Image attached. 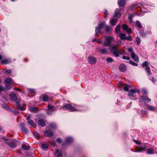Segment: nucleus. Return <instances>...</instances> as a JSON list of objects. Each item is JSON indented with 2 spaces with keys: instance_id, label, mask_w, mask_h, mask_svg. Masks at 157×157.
<instances>
[{
  "instance_id": "ea45409f",
  "label": "nucleus",
  "mask_w": 157,
  "mask_h": 157,
  "mask_svg": "<svg viewBox=\"0 0 157 157\" xmlns=\"http://www.w3.org/2000/svg\"><path fill=\"white\" fill-rule=\"evenodd\" d=\"M34 136L37 139H39L40 135L37 132H35L34 133Z\"/></svg>"
},
{
  "instance_id": "2eb2a0df",
  "label": "nucleus",
  "mask_w": 157,
  "mask_h": 157,
  "mask_svg": "<svg viewBox=\"0 0 157 157\" xmlns=\"http://www.w3.org/2000/svg\"><path fill=\"white\" fill-rule=\"evenodd\" d=\"M10 96L11 100L16 101L17 99V96L15 94H11L10 95Z\"/></svg>"
},
{
  "instance_id": "e433bc0d",
  "label": "nucleus",
  "mask_w": 157,
  "mask_h": 157,
  "mask_svg": "<svg viewBox=\"0 0 157 157\" xmlns=\"http://www.w3.org/2000/svg\"><path fill=\"white\" fill-rule=\"evenodd\" d=\"M129 62L130 64L134 66H137L138 65V64L135 63L132 60H129Z\"/></svg>"
},
{
  "instance_id": "aec40b11",
  "label": "nucleus",
  "mask_w": 157,
  "mask_h": 157,
  "mask_svg": "<svg viewBox=\"0 0 157 157\" xmlns=\"http://www.w3.org/2000/svg\"><path fill=\"white\" fill-rule=\"evenodd\" d=\"M48 109H51L52 111H53L55 110H56V108L53 105H51L50 104H48Z\"/></svg>"
},
{
  "instance_id": "7ed1b4c3",
  "label": "nucleus",
  "mask_w": 157,
  "mask_h": 157,
  "mask_svg": "<svg viewBox=\"0 0 157 157\" xmlns=\"http://www.w3.org/2000/svg\"><path fill=\"white\" fill-rule=\"evenodd\" d=\"M63 108L65 110H69L71 111H74L78 110L77 106L74 107L70 104H67L64 105L63 107Z\"/></svg>"
},
{
  "instance_id": "f03ea898",
  "label": "nucleus",
  "mask_w": 157,
  "mask_h": 157,
  "mask_svg": "<svg viewBox=\"0 0 157 157\" xmlns=\"http://www.w3.org/2000/svg\"><path fill=\"white\" fill-rule=\"evenodd\" d=\"M117 45H113L109 48L110 51H113V54L116 57L119 56V49H117Z\"/></svg>"
},
{
  "instance_id": "69168bd1",
  "label": "nucleus",
  "mask_w": 157,
  "mask_h": 157,
  "mask_svg": "<svg viewBox=\"0 0 157 157\" xmlns=\"http://www.w3.org/2000/svg\"><path fill=\"white\" fill-rule=\"evenodd\" d=\"M2 59V56L0 55V60H1Z\"/></svg>"
},
{
  "instance_id": "9b49d317",
  "label": "nucleus",
  "mask_w": 157,
  "mask_h": 157,
  "mask_svg": "<svg viewBox=\"0 0 157 157\" xmlns=\"http://www.w3.org/2000/svg\"><path fill=\"white\" fill-rule=\"evenodd\" d=\"M88 61L90 63L93 64L96 62V59L94 57L90 56L88 57Z\"/></svg>"
},
{
  "instance_id": "7c9ffc66",
  "label": "nucleus",
  "mask_w": 157,
  "mask_h": 157,
  "mask_svg": "<svg viewBox=\"0 0 157 157\" xmlns=\"http://www.w3.org/2000/svg\"><path fill=\"white\" fill-rule=\"evenodd\" d=\"M42 147L43 149H46L48 147V145L47 144L43 143L42 144Z\"/></svg>"
},
{
  "instance_id": "f8f14e48",
  "label": "nucleus",
  "mask_w": 157,
  "mask_h": 157,
  "mask_svg": "<svg viewBox=\"0 0 157 157\" xmlns=\"http://www.w3.org/2000/svg\"><path fill=\"white\" fill-rule=\"evenodd\" d=\"M119 68L120 70L122 72H124L126 70V66L124 64H121Z\"/></svg>"
},
{
  "instance_id": "dca6fc26",
  "label": "nucleus",
  "mask_w": 157,
  "mask_h": 157,
  "mask_svg": "<svg viewBox=\"0 0 157 157\" xmlns=\"http://www.w3.org/2000/svg\"><path fill=\"white\" fill-rule=\"evenodd\" d=\"M118 36L122 40H125L126 35L125 34L121 33L119 34Z\"/></svg>"
},
{
  "instance_id": "774afa93",
  "label": "nucleus",
  "mask_w": 157,
  "mask_h": 157,
  "mask_svg": "<svg viewBox=\"0 0 157 157\" xmlns=\"http://www.w3.org/2000/svg\"><path fill=\"white\" fill-rule=\"evenodd\" d=\"M152 80L153 82H155V79H154L153 78H152Z\"/></svg>"
},
{
  "instance_id": "cd10ccee",
  "label": "nucleus",
  "mask_w": 157,
  "mask_h": 157,
  "mask_svg": "<svg viewBox=\"0 0 157 157\" xmlns=\"http://www.w3.org/2000/svg\"><path fill=\"white\" fill-rule=\"evenodd\" d=\"M11 62V61L9 59H5L3 60L2 61V63L4 64H8L10 62Z\"/></svg>"
},
{
  "instance_id": "e2e57ef3",
  "label": "nucleus",
  "mask_w": 157,
  "mask_h": 157,
  "mask_svg": "<svg viewBox=\"0 0 157 157\" xmlns=\"http://www.w3.org/2000/svg\"><path fill=\"white\" fill-rule=\"evenodd\" d=\"M52 144L53 145V146H54V147H55L56 146V143L55 142H52Z\"/></svg>"
},
{
  "instance_id": "f704fd0d",
  "label": "nucleus",
  "mask_w": 157,
  "mask_h": 157,
  "mask_svg": "<svg viewBox=\"0 0 157 157\" xmlns=\"http://www.w3.org/2000/svg\"><path fill=\"white\" fill-rule=\"evenodd\" d=\"M136 24L138 28H142V26L141 25V23H140V22L139 21H136Z\"/></svg>"
},
{
  "instance_id": "09e8293b",
  "label": "nucleus",
  "mask_w": 157,
  "mask_h": 157,
  "mask_svg": "<svg viewBox=\"0 0 157 157\" xmlns=\"http://www.w3.org/2000/svg\"><path fill=\"white\" fill-rule=\"evenodd\" d=\"M122 58L124 59H126V60H129L130 59V58L129 57L125 56H123Z\"/></svg>"
},
{
  "instance_id": "b1692460",
  "label": "nucleus",
  "mask_w": 157,
  "mask_h": 157,
  "mask_svg": "<svg viewBox=\"0 0 157 157\" xmlns=\"http://www.w3.org/2000/svg\"><path fill=\"white\" fill-rule=\"evenodd\" d=\"M56 153L57 154V157H62V154L61 151H59L58 149H57L56 151Z\"/></svg>"
},
{
  "instance_id": "a19ab883",
  "label": "nucleus",
  "mask_w": 157,
  "mask_h": 157,
  "mask_svg": "<svg viewBox=\"0 0 157 157\" xmlns=\"http://www.w3.org/2000/svg\"><path fill=\"white\" fill-rule=\"evenodd\" d=\"M105 23L104 22H102L99 24L98 25V27L101 29V28H102L103 27Z\"/></svg>"
},
{
  "instance_id": "5fc2aeb1",
  "label": "nucleus",
  "mask_w": 157,
  "mask_h": 157,
  "mask_svg": "<svg viewBox=\"0 0 157 157\" xmlns=\"http://www.w3.org/2000/svg\"><path fill=\"white\" fill-rule=\"evenodd\" d=\"M5 72L6 74H10L11 73V71L10 70H8L6 71Z\"/></svg>"
},
{
  "instance_id": "0e129e2a",
  "label": "nucleus",
  "mask_w": 157,
  "mask_h": 157,
  "mask_svg": "<svg viewBox=\"0 0 157 157\" xmlns=\"http://www.w3.org/2000/svg\"><path fill=\"white\" fill-rule=\"evenodd\" d=\"M132 16L131 15H129V18L130 19H132Z\"/></svg>"
},
{
  "instance_id": "13d9d810",
  "label": "nucleus",
  "mask_w": 157,
  "mask_h": 157,
  "mask_svg": "<svg viewBox=\"0 0 157 157\" xmlns=\"http://www.w3.org/2000/svg\"><path fill=\"white\" fill-rule=\"evenodd\" d=\"M30 117H31V115H29L27 116L26 119H27V120L28 121H29V120L30 119Z\"/></svg>"
},
{
  "instance_id": "4d7b16f0",
  "label": "nucleus",
  "mask_w": 157,
  "mask_h": 157,
  "mask_svg": "<svg viewBox=\"0 0 157 157\" xmlns=\"http://www.w3.org/2000/svg\"><path fill=\"white\" fill-rule=\"evenodd\" d=\"M133 49L132 48H128V51L129 52H131V53L132 52Z\"/></svg>"
},
{
  "instance_id": "de8ad7c7",
  "label": "nucleus",
  "mask_w": 157,
  "mask_h": 157,
  "mask_svg": "<svg viewBox=\"0 0 157 157\" xmlns=\"http://www.w3.org/2000/svg\"><path fill=\"white\" fill-rule=\"evenodd\" d=\"M21 130L22 132L25 133H26L27 132V129L24 127H22L21 128Z\"/></svg>"
},
{
  "instance_id": "412c9836",
  "label": "nucleus",
  "mask_w": 157,
  "mask_h": 157,
  "mask_svg": "<svg viewBox=\"0 0 157 157\" xmlns=\"http://www.w3.org/2000/svg\"><path fill=\"white\" fill-rule=\"evenodd\" d=\"M125 3V1L124 0H119L118 1V4L119 6L122 7L124 6Z\"/></svg>"
},
{
  "instance_id": "0eeeda50",
  "label": "nucleus",
  "mask_w": 157,
  "mask_h": 157,
  "mask_svg": "<svg viewBox=\"0 0 157 157\" xmlns=\"http://www.w3.org/2000/svg\"><path fill=\"white\" fill-rule=\"evenodd\" d=\"M147 147L144 146V147H136L135 151L140 152L144 151L146 150Z\"/></svg>"
},
{
  "instance_id": "6ab92c4d",
  "label": "nucleus",
  "mask_w": 157,
  "mask_h": 157,
  "mask_svg": "<svg viewBox=\"0 0 157 157\" xmlns=\"http://www.w3.org/2000/svg\"><path fill=\"white\" fill-rule=\"evenodd\" d=\"M154 151V148H151L147 150V153L148 154H153L155 153Z\"/></svg>"
},
{
  "instance_id": "052dcab7",
  "label": "nucleus",
  "mask_w": 157,
  "mask_h": 157,
  "mask_svg": "<svg viewBox=\"0 0 157 157\" xmlns=\"http://www.w3.org/2000/svg\"><path fill=\"white\" fill-rule=\"evenodd\" d=\"M57 141L59 142H61V140L60 138H58L57 139Z\"/></svg>"
},
{
  "instance_id": "393cba45",
  "label": "nucleus",
  "mask_w": 157,
  "mask_h": 157,
  "mask_svg": "<svg viewBox=\"0 0 157 157\" xmlns=\"http://www.w3.org/2000/svg\"><path fill=\"white\" fill-rule=\"evenodd\" d=\"M100 52L101 53L106 54L107 53L108 51L106 48H103L100 49Z\"/></svg>"
},
{
  "instance_id": "1a4fd4ad",
  "label": "nucleus",
  "mask_w": 157,
  "mask_h": 157,
  "mask_svg": "<svg viewBox=\"0 0 157 157\" xmlns=\"http://www.w3.org/2000/svg\"><path fill=\"white\" fill-rule=\"evenodd\" d=\"M136 90L132 89L128 91V95L129 96L131 97H133L135 96V94L136 92L137 91Z\"/></svg>"
},
{
  "instance_id": "a18cd8bd",
  "label": "nucleus",
  "mask_w": 157,
  "mask_h": 157,
  "mask_svg": "<svg viewBox=\"0 0 157 157\" xmlns=\"http://www.w3.org/2000/svg\"><path fill=\"white\" fill-rule=\"evenodd\" d=\"M122 27L124 30H126L128 29V27L127 25L124 24L122 25Z\"/></svg>"
},
{
  "instance_id": "338daca9",
  "label": "nucleus",
  "mask_w": 157,
  "mask_h": 157,
  "mask_svg": "<svg viewBox=\"0 0 157 157\" xmlns=\"http://www.w3.org/2000/svg\"><path fill=\"white\" fill-rule=\"evenodd\" d=\"M2 139H4V140H6V137H3V138H2Z\"/></svg>"
},
{
  "instance_id": "79ce46f5",
  "label": "nucleus",
  "mask_w": 157,
  "mask_h": 157,
  "mask_svg": "<svg viewBox=\"0 0 157 157\" xmlns=\"http://www.w3.org/2000/svg\"><path fill=\"white\" fill-rule=\"evenodd\" d=\"M120 13L118 11V10H116L114 14V16L117 17L118 15H120Z\"/></svg>"
},
{
  "instance_id": "ddd939ff",
  "label": "nucleus",
  "mask_w": 157,
  "mask_h": 157,
  "mask_svg": "<svg viewBox=\"0 0 157 157\" xmlns=\"http://www.w3.org/2000/svg\"><path fill=\"white\" fill-rule=\"evenodd\" d=\"M44 132L45 135L47 136H51L53 135V132L52 131H44Z\"/></svg>"
},
{
  "instance_id": "8fccbe9b",
  "label": "nucleus",
  "mask_w": 157,
  "mask_h": 157,
  "mask_svg": "<svg viewBox=\"0 0 157 157\" xmlns=\"http://www.w3.org/2000/svg\"><path fill=\"white\" fill-rule=\"evenodd\" d=\"M104 13L105 14L104 17H106L107 16V15L108 13V11L106 10H105L104 11Z\"/></svg>"
},
{
  "instance_id": "3c124183",
  "label": "nucleus",
  "mask_w": 157,
  "mask_h": 157,
  "mask_svg": "<svg viewBox=\"0 0 157 157\" xmlns=\"http://www.w3.org/2000/svg\"><path fill=\"white\" fill-rule=\"evenodd\" d=\"M127 32L128 33H132V30L131 29H128L126 30Z\"/></svg>"
},
{
  "instance_id": "423d86ee",
  "label": "nucleus",
  "mask_w": 157,
  "mask_h": 157,
  "mask_svg": "<svg viewBox=\"0 0 157 157\" xmlns=\"http://www.w3.org/2000/svg\"><path fill=\"white\" fill-rule=\"evenodd\" d=\"M12 82V80L11 78H7L6 79L5 81V83L7 88L10 89L11 88V87L10 88L9 87L8 85L11 84Z\"/></svg>"
},
{
  "instance_id": "6e6d98bb",
  "label": "nucleus",
  "mask_w": 157,
  "mask_h": 157,
  "mask_svg": "<svg viewBox=\"0 0 157 157\" xmlns=\"http://www.w3.org/2000/svg\"><path fill=\"white\" fill-rule=\"evenodd\" d=\"M52 112L53 111L51 110L48 111L47 112V114L48 115L52 114Z\"/></svg>"
},
{
  "instance_id": "4c0bfd02",
  "label": "nucleus",
  "mask_w": 157,
  "mask_h": 157,
  "mask_svg": "<svg viewBox=\"0 0 157 157\" xmlns=\"http://www.w3.org/2000/svg\"><path fill=\"white\" fill-rule=\"evenodd\" d=\"M111 30V28L108 26L105 27V31L106 33H109Z\"/></svg>"
},
{
  "instance_id": "f257e3e1",
  "label": "nucleus",
  "mask_w": 157,
  "mask_h": 157,
  "mask_svg": "<svg viewBox=\"0 0 157 157\" xmlns=\"http://www.w3.org/2000/svg\"><path fill=\"white\" fill-rule=\"evenodd\" d=\"M105 40L104 42V45L105 47H110L112 41H114V38L111 36H105L104 37Z\"/></svg>"
},
{
  "instance_id": "39448f33",
  "label": "nucleus",
  "mask_w": 157,
  "mask_h": 157,
  "mask_svg": "<svg viewBox=\"0 0 157 157\" xmlns=\"http://www.w3.org/2000/svg\"><path fill=\"white\" fill-rule=\"evenodd\" d=\"M5 143L8 144L12 148H14L16 146V141L15 140H7L5 141Z\"/></svg>"
},
{
  "instance_id": "bf43d9fd",
  "label": "nucleus",
  "mask_w": 157,
  "mask_h": 157,
  "mask_svg": "<svg viewBox=\"0 0 157 157\" xmlns=\"http://www.w3.org/2000/svg\"><path fill=\"white\" fill-rule=\"evenodd\" d=\"M14 89L16 91H21V89L18 88H14Z\"/></svg>"
},
{
  "instance_id": "864d4df0",
  "label": "nucleus",
  "mask_w": 157,
  "mask_h": 157,
  "mask_svg": "<svg viewBox=\"0 0 157 157\" xmlns=\"http://www.w3.org/2000/svg\"><path fill=\"white\" fill-rule=\"evenodd\" d=\"M142 91H143V94H146L147 93V91L145 89H142Z\"/></svg>"
},
{
  "instance_id": "c9c22d12",
  "label": "nucleus",
  "mask_w": 157,
  "mask_h": 157,
  "mask_svg": "<svg viewBox=\"0 0 157 157\" xmlns=\"http://www.w3.org/2000/svg\"><path fill=\"white\" fill-rule=\"evenodd\" d=\"M50 127L51 128L54 129L56 128V126L55 124L52 123L50 124Z\"/></svg>"
},
{
  "instance_id": "58836bf2",
  "label": "nucleus",
  "mask_w": 157,
  "mask_h": 157,
  "mask_svg": "<svg viewBox=\"0 0 157 157\" xmlns=\"http://www.w3.org/2000/svg\"><path fill=\"white\" fill-rule=\"evenodd\" d=\"M22 147L23 149L25 150H28L30 148V147L29 146H26L25 145H22Z\"/></svg>"
},
{
  "instance_id": "9d476101",
  "label": "nucleus",
  "mask_w": 157,
  "mask_h": 157,
  "mask_svg": "<svg viewBox=\"0 0 157 157\" xmlns=\"http://www.w3.org/2000/svg\"><path fill=\"white\" fill-rule=\"evenodd\" d=\"M131 57L133 60L135 61L138 62H139V58L137 55L133 52H132L131 54Z\"/></svg>"
},
{
  "instance_id": "2f4dec72",
  "label": "nucleus",
  "mask_w": 157,
  "mask_h": 157,
  "mask_svg": "<svg viewBox=\"0 0 157 157\" xmlns=\"http://www.w3.org/2000/svg\"><path fill=\"white\" fill-rule=\"evenodd\" d=\"M120 27L121 25H118L116 27L115 29V31L116 33H118L120 32Z\"/></svg>"
},
{
  "instance_id": "20e7f679",
  "label": "nucleus",
  "mask_w": 157,
  "mask_h": 157,
  "mask_svg": "<svg viewBox=\"0 0 157 157\" xmlns=\"http://www.w3.org/2000/svg\"><path fill=\"white\" fill-rule=\"evenodd\" d=\"M142 66L145 67V70L147 72V74L148 75H150L151 74V71L150 68L149 66L148 65V62L147 61L144 62L142 65Z\"/></svg>"
},
{
  "instance_id": "c03bdc74",
  "label": "nucleus",
  "mask_w": 157,
  "mask_h": 157,
  "mask_svg": "<svg viewBox=\"0 0 157 157\" xmlns=\"http://www.w3.org/2000/svg\"><path fill=\"white\" fill-rule=\"evenodd\" d=\"M125 40H128L131 41L132 40V38L130 36H128L127 37L126 36Z\"/></svg>"
},
{
  "instance_id": "a878e982",
  "label": "nucleus",
  "mask_w": 157,
  "mask_h": 157,
  "mask_svg": "<svg viewBox=\"0 0 157 157\" xmlns=\"http://www.w3.org/2000/svg\"><path fill=\"white\" fill-rule=\"evenodd\" d=\"M146 107L149 110L153 111H155V107L150 105H146Z\"/></svg>"
},
{
  "instance_id": "680f3d73",
  "label": "nucleus",
  "mask_w": 157,
  "mask_h": 157,
  "mask_svg": "<svg viewBox=\"0 0 157 157\" xmlns=\"http://www.w3.org/2000/svg\"><path fill=\"white\" fill-rule=\"evenodd\" d=\"M3 88L2 86H0V91H2L3 90Z\"/></svg>"
},
{
  "instance_id": "5701e85b",
  "label": "nucleus",
  "mask_w": 157,
  "mask_h": 157,
  "mask_svg": "<svg viewBox=\"0 0 157 157\" xmlns=\"http://www.w3.org/2000/svg\"><path fill=\"white\" fill-rule=\"evenodd\" d=\"M28 123L29 124L32 126L33 127L35 128L36 126V124L34 123V121L32 120H30L28 121Z\"/></svg>"
},
{
  "instance_id": "72a5a7b5",
  "label": "nucleus",
  "mask_w": 157,
  "mask_h": 157,
  "mask_svg": "<svg viewBox=\"0 0 157 157\" xmlns=\"http://www.w3.org/2000/svg\"><path fill=\"white\" fill-rule=\"evenodd\" d=\"M136 43L138 45H139L140 44L141 40L140 39L139 37H136Z\"/></svg>"
},
{
  "instance_id": "49530a36",
  "label": "nucleus",
  "mask_w": 157,
  "mask_h": 157,
  "mask_svg": "<svg viewBox=\"0 0 157 157\" xmlns=\"http://www.w3.org/2000/svg\"><path fill=\"white\" fill-rule=\"evenodd\" d=\"M113 59L110 57L107 58L106 59L107 62L108 63L111 62L113 61Z\"/></svg>"
},
{
  "instance_id": "c85d7f7f",
  "label": "nucleus",
  "mask_w": 157,
  "mask_h": 157,
  "mask_svg": "<svg viewBox=\"0 0 157 157\" xmlns=\"http://www.w3.org/2000/svg\"><path fill=\"white\" fill-rule=\"evenodd\" d=\"M73 141V139L71 137H67L66 139V142L67 143H69Z\"/></svg>"
},
{
  "instance_id": "a211bd4d",
  "label": "nucleus",
  "mask_w": 157,
  "mask_h": 157,
  "mask_svg": "<svg viewBox=\"0 0 157 157\" xmlns=\"http://www.w3.org/2000/svg\"><path fill=\"white\" fill-rule=\"evenodd\" d=\"M117 22V20L116 19L113 18H112L110 21V23L113 26L115 25Z\"/></svg>"
},
{
  "instance_id": "603ef678",
  "label": "nucleus",
  "mask_w": 157,
  "mask_h": 157,
  "mask_svg": "<svg viewBox=\"0 0 157 157\" xmlns=\"http://www.w3.org/2000/svg\"><path fill=\"white\" fill-rule=\"evenodd\" d=\"M29 91L30 93H33V94H35V91L34 89H30L29 90Z\"/></svg>"
},
{
  "instance_id": "6e6552de",
  "label": "nucleus",
  "mask_w": 157,
  "mask_h": 157,
  "mask_svg": "<svg viewBox=\"0 0 157 157\" xmlns=\"http://www.w3.org/2000/svg\"><path fill=\"white\" fill-rule=\"evenodd\" d=\"M151 100L148 98H147L146 97H141L140 99V102H141L146 103L147 102Z\"/></svg>"
},
{
  "instance_id": "c756f323",
  "label": "nucleus",
  "mask_w": 157,
  "mask_h": 157,
  "mask_svg": "<svg viewBox=\"0 0 157 157\" xmlns=\"http://www.w3.org/2000/svg\"><path fill=\"white\" fill-rule=\"evenodd\" d=\"M92 41L94 42H97L99 44H101L103 43V42L102 41H101L99 39H98L96 38L93 39Z\"/></svg>"
},
{
  "instance_id": "bb28decb",
  "label": "nucleus",
  "mask_w": 157,
  "mask_h": 157,
  "mask_svg": "<svg viewBox=\"0 0 157 157\" xmlns=\"http://www.w3.org/2000/svg\"><path fill=\"white\" fill-rule=\"evenodd\" d=\"M30 110L31 112H33L35 113H37L38 111L37 108L36 107H34L30 108Z\"/></svg>"
},
{
  "instance_id": "4be33fe9",
  "label": "nucleus",
  "mask_w": 157,
  "mask_h": 157,
  "mask_svg": "<svg viewBox=\"0 0 157 157\" xmlns=\"http://www.w3.org/2000/svg\"><path fill=\"white\" fill-rule=\"evenodd\" d=\"M122 87L125 91H128L131 88V86L125 84Z\"/></svg>"
},
{
  "instance_id": "f3484780",
  "label": "nucleus",
  "mask_w": 157,
  "mask_h": 157,
  "mask_svg": "<svg viewBox=\"0 0 157 157\" xmlns=\"http://www.w3.org/2000/svg\"><path fill=\"white\" fill-rule=\"evenodd\" d=\"M38 124L42 127H44L45 125V123L42 119H40L38 122Z\"/></svg>"
},
{
  "instance_id": "4468645a",
  "label": "nucleus",
  "mask_w": 157,
  "mask_h": 157,
  "mask_svg": "<svg viewBox=\"0 0 157 157\" xmlns=\"http://www.w3.org/2000/svg\"><path fill=\"white\" fill-rule=\"evenodd\" d=\"M42 100L44 102H47L49 100V98L46 95H42Z\"/></svg>"
},
{
  "instance_id": "37998d69",
  "label": "nucleus",
  "mask_w": 157,
  "mask_h": 157,
  "mask_svg": "<svg viewBox=\"0 0 157 157\" xmlns=\"http://www.w3.org/2000/svg\"><path fill=\"white\" fill-rule=\"evenodd\" d=\"M101 29L97 27L95 29V32L96 33H101Z\"/></svg>"
},
{
  "instance_id": "473e14b6",
  "label": "nucleus",
  "mask_w": 157,
  "mask_h": 157,
  "mask_svg": "<svg viewBox=\"0 0 157 157\" xmlns=\"http://www.w3.org/2000/svg\"><path fill=\"white\" fill-rule=\"evenodd\" d=\"M17 107L18 109H19L21 110H25V108L23 106H20L19 104L17 103Z\"/></svg>"
}]
</instances>
